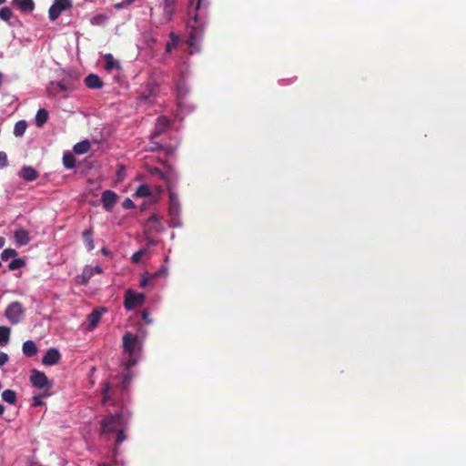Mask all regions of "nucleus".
<instances>
[{"label":"nucleus","mask_w":466,"mask_h":466,"mask_svg":"<svg viewBox=\"0 0 466 466\" xmlns=\"http://www.w3.org/2000/svg\"><path fill=\"white\" fill-rule=\"evenodd\" d=\"M156 97L155 88L152 85H147L146 87L139 92L137 96L138 105L142 106L146 103L152 104Z\"/></svg>","instance_id":"6e6552de"},{"label":"nucleus","mask_w":466,"mask_h":466,"mask_svg":"<svg viewBox=\"0 0 466 466\" xmlns=\"http://www.w3.org/2000/svg\"><path fill=\"white\" fill-rule=\"evenodd\" d=\"M84 82L87 87L92 89H100L103 86V81L95 74L88 75Z\"/></svg>","instance_id":"4468645a"},{"label":"nucleus","mask_w":466,"mask_h":466,"mask_svg":"<svg viewBox=\"0 0 466 466\" xmlns=\"http://www.w3.org/2000/svg\"><path fill=\"white\" fill-rule=\"evenodd\" d=\"M97 466H109V465L106 462H102V463H99Z\"/></svg>","instance_id":"864d4df0"},{"label":"nucleus","mask_w":466,"mask_h":466,"mask_svg":"<svg viewBox=\"0 0 466 466\" xmlns=\"http://www.w3.org/2000/svg\"><path fill=\"white\" fill-rule=\"evenodd\" d=\"M8 165L7 155L0 151V168L5 167Z\"/></svg>","instance_id":"ea45409f"},{"label":"nucleus","mask_w":466,"mask_h":466,"mask_svg":"<svg viewBox=\"0 0 466 466\" xmlns=\"http://www.w3.org/2000/svg\"><path fill=\"white\" fill-rule=\"evenodd\" d=\"M63 164L66 168H73L76 165V159L72 153L67 152L63 156Z\"/></svg>","instance_id":"2f4dec72"},{"label":"nucleus","mask_w":466,"mask_h":466,"mask_svg":"<svg viewBox=\"0 0 466 466\" xmlns=\"http://www.w3.org/2000/svg\"><path fill=\"white\" fill-rule=\"evenodd\" d=\"M26 122L25 120H21V121H18L15 125V128H14V134L15 137H21L24 135V133L25 132V129H26Z\"/></svg>","instance_id":"473e14b6"},{"label":"nucleus","mask_w":466,"mask_h":466,"mask_svg":"<svg viewBox=\"0 0 466 466\" xmlns=\"http://www.w3.org/2000/svg\"><path fill=\"white\" fill-rule=\"evenodd\" d=\"M142 319L145 320L146 323L149 324L152 322V320L149 319V313L147 310H144L142 312Z\"/></svg>","instance_id":"de8ad7c7"},{"label":"nucleus","mask_w":466,"mask_h":466,"mask_svg":"<svg viewBox=\"0 0 466 466\" xmlns=\"http://www.w3.org/2000/svg\"><path fill=\"white\" fill-rule=\"evenodd\" d=\"M42 397L43 396L38 395V396H35L33 398V400H34L33 406L34 407H39V406H42L44 404V402L42 400Z\"/></svg>","instance_id":"c03bdc74"},{"label":"nucleus","mask_w":466,"mask_h":466,"mask_svg":"<svg viewBox=\"0 0 466 466\" xmlns=\"http://www.w3.org/2000/svg\"><path fill=\"white\" fill-rule=\"evenodd\" d=\"M13 16V12L11 8L5 6L0 9V19L3 21L8 22Z\"/></svg>","instance_id":"f704fd0d"},{"label":"nucleus","mask_w":466,"mask_h":466,"mask_svg":"<svg viewBox=\"0 0 466 466\" xmlns=\"http://www.w3.org/2000/svg\"><path fill=\"white\" fill-rule=\"evenodd\" d=\"M48 119V112L46 109H39L35 116V124L37 127H43Z\"/></svg>","instance_id":"cd10ccee"},{"label":"nucleus","mask_w":466,"mask_h":466,"mask_svg":"<svg viewBox=\"0 0 466 466\" xmlns=\"http://www.w3.org/2000/svg\"><path fill=\"white\" fill-rule=\"evenodd\" d=\"M52 86L57 92L69 91L76 88V85L74 83H67L65 79L60 82L52 83Z\"/></svg>","instance_id":"4be33fe9"},{"label":"nucleus","mask_w":466,"mask_h":466,"mask_svg":"<svg viewBox=\"0 0 466 466\" xmlns=\"http://www.w3.org/2000/svg\"><path fill=\"white\" fill-rule=\"evenodd\" d=\"M104 60L106 62L105 68L106 70L119 69L120 68L119 62L117 60H116L111 54L105 55L104 56Z\"/></svg>","instance_id":"412c9836"},{"label":"nucleus","mask_w":466,"mask_h":466,"mask_svg":"<svg viewBox=\"0 0 466 466\" xmlns=\"http://www.w3.org/2000/svg\"><path fill=\"white\" fill-rule=\"evenodd\" d=\"M177 0H164L163 10L167 20H170L171 16L175 13V8Z\"/></svg>","instance_id":"a211bd4d"},{"label":"nucleus","mask_w":466,"mask_h":466,"mask_svg":"<svg viewBox=\"0 0 466 466\" xmlns=\"http://www.w3.org/2000/svg\"><path fill=\"white\" fill-rule=\"evenodd\" d=\"M131 379H132V378H131V375H130L129 373H127V374H126V375L124 376L123 382H122V383H123V387H124V388H127V385H128V384L130 383V381H131Z\"/></svg>","instance_id":"49530a36"},{"label":"nucleus","mask_w":466,"mask_h":466,"mask_svg":"<svg viewBox=\"0 0 466 466\" xmlns=\"http://www.w3.org/2000/svg\"><path fill=\"white\" fill-rule=\"evenodd\" d=\"M145 249H139L137 252H135L131 258L132 262L138 263L141 259V257L145 254Z\"/></svg>","instance_id":"4c0bfd02"},{"label":"nucleus","mask_w":466,"mask_h":466,"mask_svg":"<svg viewBox=\"0 0 466 466\" xmlns=\"http://www.w3.org/2000/svg\"><path fill=\"white\" fill-rule=\"evenodd\" d=\"M25 315V309L18 301L11 302L5 310V317L12 325L18 324Z\"/></svg>","instance_id":"20e7f679"},{"label":"nucleus","mask_w":466,"mask_h":466,"mask_svg":"<svg viewBox=\"0 0 466 466\" xmlns=\"http://www.w3.org/2000/svg\"><path fill=\"white\" fill-rule=\"evenodd\" d=\"M17 256V251L14 248H5L1 253V258L4 261L8 260L10 258H15Z\"/></svg>","instance_id":"c9c22d12"},{"label":"nucleus","mask_w":466,"mask_h":466,"mask_svg":"<svg viewBox=\"0 0 466 466\" xmlns=\"http://www.w3.org/2000/svg\"><path fill=\"white\" fill-rule=\"evenodd\" d=\"M30 382L35 388L45 390H49L53 386V382L47 379L46 375L37 370H32Z\"/></svg>","instance_id":"39448f33"},{"label":"nucleus","mask_w":466,"mask_h":466,"mask_svg":"<svg viewBox=\"0 0 466 466\" xmlns=\"http://www.w3.org/2000/svg\"><path fill=\"white\" fill-rule=\"evenodd\" d=\"M5 244V238L4 237H0V248H2Z\"/></svg>","instance_id":"8fccbe9b"},{"label":"nucleus","mask_w":466,"mask_h":466,"mask_svg":"<svg viewBox=\"0 0 466 466\" xmlns=\"http://www.w3.org/2000/svg\"><path fill=\"white\" fill-rule=\"evenodd\" d=\"M209 6L208 0H190L188 15L191 19L187 22L189 28L188 45L193 46L202 38L204 33V18Z\"/></svg>","instance_id":"f257e3e1"},{"label":"nucleus","mask_w":466,"mask_h":466,"mask_svg":"<svg viewBox=\"0 0 466 466\" xmlns=\"http://www.w3.org/2000/svg\"><path fill=\"white\" fill-rule=\"evenodd\" d=\"M23 353L26 357H34L37 354V347L33 340H26L24 342L22 347Z\"/></svg>","instance_id":"6ab92c4d"},{"label":"nucleus","mask_w":466,"mask_h":466,"mask_svg":"<svg viewBox=\"0 0 466 466\" xmlns=\"http://www.w3.org/2000/svg\"><path fill=\"white\" fill-rule=\"evenodd\" d=\"M153 227H156L155 223L151 224L150 227H146V229H145L146 233H154L155 231L152 230Z\"/></svg>","instance_id":"09e8293b"},{"label":"nucleus","mask_w":466,"mask_h":466,"mask_svg":"<svg viewBox=\"0 0 466 466\" xmlns=\"http://www.w3.org/2000/svg\"><path fill=\"white\" fill-rule=\"evenodd\" d=\"M123 350L128 355V359L124 365L126 370H129L137 364L139 358L140 343L138 336L129 331L126 332L123 336Z\"/></svg>","instance_id":"f03ea898"},{"label":"nucleus","mask_w":466,"mask_h":466,"mask_svg":"<svg viewBox=\"0 0 466 466\" xmlns=\"http://www.w3.org/2000/svg\"><path fill=\"white\" fill-rule=\"evenodd\" d=\"M14 238L18 246H25L27 245L31 238L29 236V232L25 228H18L14 232Z\"/></svg>","instance_id":"ddd939ff"},{"label":"nucleus","mask_w":466,"mask_h":466,"mask_svg":"<svg viewBox=\"0 0 466 466\" xmlns=\"http://www.w3.org/2000/svg\"><path fill=\"white\" fill-rule=\"evenodd\" d=\"M109 390H110V384L105 383L104 388H103V399H102L103 403H106L109 400V397L107 396V392L109 391Z\"/></svg>","instance_id":"79ce46f5"},{"label":"nucleus","mask_w":466,"mask_h":466,"mask_svg":"<svg viewBox=\"0 0 466 466\" xmlns=\"http://www.w3.org/2000/svg\"><path fill=\"white\" fill-rule=\"evenodd\" d=\"M74 152L77 155H83L89 151L90 149V143L88 140H84L81 142L76 143L74 146Z\"/></svg>","instance_id":"b1692460"},{"label":"nucleus","mask_w":466,"mask_h":466,"mask_svg":"<svg viewBox=\"0 0 466 466\" xmlns=\"http://www.w3.org/2000/svg\"><path fill=\"white\" fill-rule=\"evenodd\" d=\"M167 268L166 267H162L159 270H157L156 273L152 274L150 278H143L141 280H140V287L141 288H144L146 287L151 279H154V278H157V277H160V276H166L167 275Z\"/></svg>","instance_id":"a878e982"},{"label":"nucleus","mask_w":466,"mask_h":466,"mask_svg":"<svg viewBox=\"0 0 466 466\" xmlns=\"http://www.w3.org/2000/svg\"><path fill=\"white\" fill-rule=\"evenodd\" d=\"M154 145H155V148H159L160 147V146L158 144H157V143H154Z\"/></svg>","instance_id":"5fc2aeb1"},{"label":"nucleus","mask_w":466,"mask_h":466,"mask_svg":"<svg viewBox=\"0 0 466 466\" xmlns=\"http://www.w3.org/2000/svg\"><path fill=\"white\" fill-rule=\"evenodd\" d=\"M19 175L25 181H34L38 177L37 171L32 167H22Z\"/></svg>","instance_id":"2eb2a0df"},{"label":"nucleus","mask_w":466,"mask_h":466,"mask_svg":"<svg viewBox=\"0 0 466 466\" xmlns=\"http://www.w3.org/2000/svg\"><path fill=\"white\" fill-rule=\"evenodd\" d=\"M115 433L116 434V438L115 448L113 450V456H114V458H116L118 455V452H119L118 446H119V444H121L127 439V436H126L125 431H124V428H120Z\"/></svg>","instance_id":"aec40b11"},{"label":"nucleus","mask_w":466,"mask_h":466,"mask_svg":"<svg viewBox=\"0 0 466 466\" xmlns=\"http://www.w3.org/2000/svg\"><path fill=\"white\" fill-rule=\"evenodd\" d=\"M8 355L5 352H0V367L4 366L8 361Z\"/></svg>","instance_id":"a18cd8bd"},{"label":"nucleus","mask_w":466,"mask_h":466,"mask_svg":"<svg viewBox=\"0 0 466 466\" xmlns=\"http://www.w3.org/2000/svg\"><path fill=\"white\" fill-rule=\"evenodd\" d=\"M71 5L72 4L70 0H55L48 12L50 20H56L61 13L70 8Z\"/></svg>","instance_id":"0eeeda50"},{"label":"nucleus","mask_w":466,"mask_h":466,"mask_svg":"<svg viewBox=\"0 0 466 466\" xmlns=\"http://www.w3.org/2000/svg\"><path fill=\"white\" fill-rule=\"evenodd\" d=\"M10 332V328L6 326H0V347H3L8 343Z\"/></svg>","instance_id":"bb28decb"},{"label":"nucleus","mask_w":466,"mask_h":466,"mask_svg":"<svg viewBox=\"0 0 466 466\" xmlns=\"http://www.w3.org/2000/svg\"><path fill=\"white\" fill-rule=\"evenodd\" d=\"M133 2H134V0H126L124 2L117 3V4L114 5V8L116 10H120L122 8H125V7L130 5Z\"/></svg>","instance_id":"a19ab883"},{"label":"nucleus","mask_w":466,"mask_h":466,"mask_svg":"<svg viewBox=\"0 0 466 466\" xmlns=\"http://www.w3.org/2000/svg\"><path fill=\"white\" fill-rule=\"evenodd\" d=\"M25 265V261L23 258H15L8 264L9 270L18 269Z\"/></svg>","instance_id":"e433bc0d"},{"label":"nucleus","mask_w":466,"mask_h":466,"mask_svg":"<svg viewBox=\"0 0 466 466\" xmlns=\"http://www.w3.org/2000/svg\"><path fill=\"white\" fill-rule=\"evenodd\" d=\"M108 18L106 14H96L90 19V23L92 25L101 26L106 25Z\"/></svg>","instance_id":"393cba45"},{"label":"nucleus","mask_w":466,"mask_h":466,"mask_svg":"<svg viewBox=\"0 0 466 466\" xmlns=\"http://www.w3.org/2000/svg\"><path fill=\"white\" fill-rule=\"evenodd\" d=\"M170 126V120L166 116H159L157 119L155 130L151 135V139H154L163 134Z\"/></svg>","instance_id":"9b49d317"},{"label":"nucleus","mask_w":466,"mask_h":466,"mask_svg":"<svg viewBox=\"0 0 466 466\" xmlns=\"http://www.w3.org/2000/svg\"><path fill=\"white\" fill-rule=\"evenodd\" d=\"M178 36L174 32H171L169 34V41L166 46V52L170 53L173 49H175L178 45Z\"/></svg>","instance_id":"7c9ffc66"},{"label":"nucleus","mask_w":466,"mask_h":466,"mask_svg":"<svg viewBox=\"0 0 466 466\" xmlns=\"http://www.w3.org/2000/svg\"><path fill=\"white\" fill-rule=\"evenodd\" d=\"M83 241L86 248L88 251H91L95 248L94 239H93V229L87 228L82 233Z\"/></svg>","instance_id":"f3484780"},{"label":"nucleus","mask_w":466,"mask_h":466,"mask_svg":"<svg viewBox=\"0 0 466 466\" xmlns=\"http://www.w3.org/2000/svg\"><path fill=\"white\" fill-rule=\"evenodd\" d=\"M6 0H0V5L4 4Z\"/></svg>","instance_id":"4d7b16f0"},{"label":"nucleus","mask_w":466,"mask_h":466,"mask_svg":"<svg viewBox=\"0 0 466 466\" xmlns=\"http://www.w3.org/2000/svg\"><path fill=\"white\" fill-rule=\"evenodd\" d=\"M122 206L125 209H131L135 208V203L130 198H126L123 201Z\"/></svg>","instance_id":"37998d69"},{"label":"nucleus","mask_w":466,"mask_h":466,"mask_svg":"<svg viewBox=\"0 0 466 466\" xmlns=\"http://www.w3.org/2000/svg\"><path fill=\"white\" fill-rule=\"evenodd\" d=\"M13 3L24 13H30L35 8L33 0H13Z\"/></svg>","instance_id":"dca6fc26"},{"label":"nucleus","mask_w":466,"mask_h":466,"mask_svg":"<svg viewBox=\"0 0 466 466\" xmlns=\"http://www.w3.org/2000/svg\"><path fill=\"white\" fill-rule=\"evenodd\" d=\"M145 299L143 293H136L132 289H127L125 292L124 307L127 310H132L136 307L143 305Z\"/></svg>","instance_id":"423d86ee"},{"label":"nucleus","mask_w":466,"mask_h":466,"mask_svg":"<svg viewBox=\"0 0 466 466\" xmlns=\"http://www.w3.org/2000/svg\"><path fill=\"white\" fill-rule=\"evenodd\" d=\"M135 195L138 198H146L151 195V190L147 185H140L137 190Z\"/></svg>","instance_id":"72a5a7b5"},{"label":"nucleus","mask_w":466,"mask_h":466,"mask_svg":"<svg viewBox=\"0 0 466 466\" xmlns=\"http://www.w3.org/2000/svg\"><path fill=\"white\" fill-rule=\"evenodd\" d=\"M101 434L116 432L120 428H125L126 422L121 413L108 414L100 422Z\"/></svg>","instance_id":"7ed1b4c3"},{"label":"nucleus","mask_w":466,"mask_h":466,"mask_svg":"<svg viewBox=\"0 0 466 466\" xmlns=\"http://www.w3.org/2000/svg\"><path fill=\"white\" fill-rule=\"evenodd\" d=\"M117 195L112 190H105L102 193L101 202L106 211H110L117 201Z\"/></svg>","instance_id":"1a4fd4ad"},{"label":"nucleus","mask_w":466,"mask_h":466,"mask_svg":"<svg viewBox=\"0 0 466 466\" xmlns=\"http://www.w3.org/2000/svg\"><path fill=\"white\" fill-rule=\"evenodd\" d=\"M2 399L5 402L9 404H15L16 402V393L13 390H5L2 392Z\"/></svg>","instance_id":"c756f323"},{"label":"nucleus","mask_w":466,"mask_h":466,"mask_svg":"<svg viewBox=\"0 0 466 466\" xmlns=\"http://www.w3.org/2000/svg\"><path fill=\"white\" fill-rule=\"evenodd\" d=\"M94 271L100 274L102 272V269L99 266H96L94 268Z\"/></svg>","instance_id":"3c124183"},{"label":"nucleus","mask_w":466,"mask_h":466,"mask_svg":"<svg viewBox=\"0 0 466 466\" xmlns=\"http://www.w3.org/2000/svg\"><path fill=\"white\" fill-rule=\"evenodd\" d=\"M168 212L173 220L178 217L180 212L179 201L174 192H169Z\"/></svg>","instance_id":"f8f14e48"},{"label":"nucleus","mask_w":466,"mask_h":466,"mask_svg":"<svg viewBox=\"0 0 466 466\" xmlns=\"http://www.w3.org/2000/svg\"><path fill=\"white\" fill-rule=\"evenodd\" d=\"M61 354L55 348L49 349L42 359V363L46 366H53L59 362Z\"/></svg>","instance_id":"9d476101"},{"label":"nucleus","mask_w":466,"mask_h":466,"mask_svg":"<svg viewBox=\"0 0 466 466\" xmlns=\"http://www.w3.org/2000/svg\"><path fill=\"white\" fill-rule=\"evenodd\" d=\"M102 252H103L104 254H106V248H103V249H102Z\"/></svg>","instance_id":"6e6d98bb"},{"label":"nucleus","mask_w":466,"mask_h":466,"mask_svg":"<svg viewBox=\"0 0 466 466\" xmlns=\"http://www.w3.org/2000/svg\"><path fill=\"white\" fill-rule=\"evenodd\" d=\"M4 411H5V407L2 404H0V416L4 413Z\"/></svg>","instance_id":"603ef678"},{"label":"nucleus","mask_w":466,"mask_h":466,"mask_svg":"<svg viewBox=\"0 0 466 466\" xmlns=\"http://www.w3.org/2000/svg\"><path fill=\"white\" fill-rule=\"evenodd\" d=\"M101 312L97 309H95L93 310L87 317V319H88V325H89V329H95L98 322L100 321V319H101Z\"/></svg>","instance_id":"5701e85b"},{"label":"nucleus","mask_w":466,"mask_h":466,"mask_svg":"<svg viewBox=\"0 0 466 466\" xmlns=\"http://www.w3.org/2000/svg\"><path fill=\"white\" fill-rule=\"evenodd\" d=\"M155 223L156 227L152 228L153 231H161L162 225L160 222V218L157 214L151 215L147 220L146 227H150L151 224Z\"/></svg>","instance_id":"c85d7f7f"},{"label":"nucleus","mask_w":466,"mask_h":466,"mask_svg":"<svg viewBox=\"0 0 466 466\" xmlns=\"http://www.w3.org/2000/svg\"><path fill=\"white\" fill-rule=\"evenodd\" d=\"M91 275L92 273L91 272H86V270L83 272V274L78 277V279H80V280H78V283L80 284H86L87 283V281L89 280V279L91 278Z\"/></svg>","instance_id":"58836bf2"}]
</instances>
